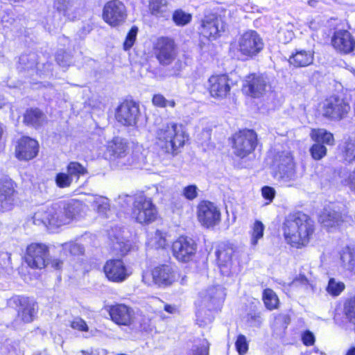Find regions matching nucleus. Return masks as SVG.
<instances>
[{
    "label": "nucleus",
    "instance_id": "1",
    "mask_svg": "<svg viewBox=\"0 0 355 355\" xmlns=\"http://www.w3.org/2000/svg\"><path fill=\"white\" fill-rule=\"evenodd\" d=\"M155 145L161 155L171 157L178 155L184 147L188 136L181 124L164 122L154 132Z\"/></svg>",
    "mask_w": 355,
    "mask_h": 355
},
{
    "label": "nucleus",
    "instance_id": "2",
    "mask_svg": "<svg viewBox=\"0 0 355 355\" xmlns=\"http://www.w3.org/2000/svg\"><path fill=\"white\" fill-rule=\"evenodd\" d=\"M282 230L287 243L300 248L309 242L314 232V222L302 212L291 214L286 217Z\"/></svg>",
    "mask_w": 355,
    "mask_h": 355
},
{
    "label": "nucleus",
    "instance_id": "3",
    "mask_svg": "<svg viewBox=\"0 0 355 355\" xmlns=\"http://www.w3.org/2000/svg\"><path fill=\"white\" fill-rule=\"evenodd\" d=\"M119 203L123 200L126 203L133 200L132 217L139 223H149L154 221L157 217V209L151 199L141 193L134 197L130 196H119Z\"/></svg>",
    "mask_w": 355,
    "mask_h": 355
},
{
    "label": "nucleus",
    "instance_id": "4",
    "mask_svg": "<svg viewBox=\"0 0 355 355\" xmlns=\"http://www.w3.org/2000/svg\"><path fill=\"white\" fill-rule=\"evenodd\" d=\"M63 216L61 214V207L59 202L50 205H43L34 213L33 223L36 225L45 227H60L62 224Z\"/></svg>",
    "mask_w": 355,
    "mask_h": 355
},
{
    "label": "nucleus",
    "instance_id": "5",
    "mask_svg": "<svg viewBox=\"0 0 355 355\" xmlns=\"http://www.w3.org/2000/svg\"><path fill=\"white\" fill-rule=\"evenodd\" d=\"M350 110L349 103L343 98L333 95L321 104L322 116L331 121H340L345 118Z\"/></svg>",
    "mask_w": 355,
    "mask_h": 355
},
{
    "label": "nucleus",
    "instance_id": "6",
    "mask_svg": "<svg viewBox=\"0 0 355 355\" xmlns=\"http://www.w3.org/2000/svg\"><path fill=\"white\" fill-rule=\"evenodd\" d=\"M275 178L281 183H288L296 177L293 159L289 153L278 154L274 161Z\"/></svg>",
    "mask_w": 355,
    "mask_h": 355
},
{
    "label": "nucleus",
    "instance_id": "7",
    "mask_svg": "<svg viewBox=\"0 0 355 355\" xmlns=\"http://www.w3.org/2000/svg\"><path fill=\"white\" fill-rule=\"evenodd\" d=\"M257 141L256 132L252 130H243L234 136V153L243 158L254 151Z\"/></svg>",
    "mask_w": 355,
    "mask_h": 355
},
{
    "label": "nucleus",
    "instance_id": "8",
    "mask_svg": "<svg viewBox=\"0 0 355 355\" xmlns=\"http://www.w3.org/2000/svg\"><path fill=\"white\" fill-rule=\"evenodd\" d=\"M153 51L156 59L163 66L171 64L177 56L175 44L169 37L158 38L154 44Z\"/></svg>",
    "mask_w": 355,
    "mask_h": 355
},
{
    "label": "nucleus",
    "instance_id": "9",
    "mask_svg": "<svg viewBox=\"0 0 355 355\" xmlns=\"http://www.w3.org/2000/svg\"><path fill=\"white\" fill-rule=\"evenodd\" d=\"M263 48V40L256 31H247L239 40V51L247 57L257 55Z\"/></svg>",
    "mask_w": 355,
    "mask_h": 355
},
{
    "label": "nucleus",
    "instance_id": "10",
    "mask_svg": "<svg viewBox=\"0 0 355 355\" xmlns=\"http://www.w3.org/2000/svg\"><path fill=\"white\" fill-rule=\"evenodd\" d=\"M197 250L195 241L188 236L178 237L172 245V252L177 260L188 262L192 259Z\"/></svg>",
    "mask_w": 355,
    "mask_h": 355
},
{
    "label": "nucleus",
    "instance_id": "11",
    "mask_svg": "<svg viewBox=\"0 0 355 355\" xmlns=\"http://www.w3.org/2000/svg\"><path fill=\"white\" fill-rule=\"evenodd\" d=\"M126 17L125 7L120 1H110L104 6L103 18L111 26L116 27L121 25Z\"/></svg>",
    "mask_w": 355,
    "mask_h": 355
},
{
    "label": "nucleus",
    "instance_id": "12",
    "mask_svg": "<svg viewBox=\"0 0 355 355\" xmlns=\"http://www.w3.org/2000/svg\"><path fill=\"white\" fill-rule=\"evenodd\" d=\"M225 292L223 288L220 286L211 287L202 292L199 295V298L196 302L201 309H220L225 298Z\"/></svg>",
    "mask_w": 355,
    "mask_h": 355
},
{
    "label": "nucleus",
    "instance_id": "13",
    "mask_svg": "<svg viewBox=\"0 0 355 355\" xmlns=\"http://www.w3.org/2000/svg\"><path fill=\"white\" fill-rule=\"evenodd\" d=\"M140 116L139 107L132 101L123 102L116 109V119L117 121L125 126L136 125Z\"/></svg>",
    "mask_w": 355,
    "mask_h": 355
},
{
    "label": "nucleus",
    "instance_id": "14",
    "mask_svg": "<svg viewBox=\"0 0 355 355\" xmlns=\"http://www.w3.org/2000/svg\"><path fill=\"white\" fill-rule=\"evenodd\" d=\"M207 88L212 97L225 98L230 94L231 80L227 74L212 75L207 80Z\"/></svg>",
    "mask_w": 355,
    "mask_h": 355
},
{
    "label": "nucleus",
    "instance_id": "15",
    "mask_svg": "<svg viewBox=\"0 0 355 355\" xmlns=\"http://www.w3.org/2000/svg\"><path fill=\"white\" fill-rule=\"evenodd\" d=\"M48 248L41 243H31L26 248L25 261L32 268L42 269L48 264Z\"/></svg>",
    "mask_w": 355,
    "mask_h": 355
},
{
    "label": "nucleus",
    "instance_id": "16",
    "mask_svg": "<svg viewBox=\"0 0 355 355\" xmlns=\"http://www.w3.org/2000/svg\"><path fill=\"white\" fill-rule=\"evenodd\" d=\"M198 218L203 226L214 227L220 221V211L213 202L202 201L198 206Z\"/></svg>",
    "mask_w": 355,
    "mask_h": 355
},
{
    "label": "nucleus",
    "instance_id": "17",
    "mask_svg": "<svg viewBox=\"0 0 355 355\" xmlns=\"http://www.w3.org/2000/svg\"><path fill=\"white\" fill-rule=\"evenodd\" d=\"M104 272L107 279L113 282H124L132 273L121 259H110L104 266Z\"/></svg>",
    "mask_w": 355,
    "mask_h": 355
},
{
    "label": "nucleus",
    "instance_id": "18",
    "mask_svg": "<svg viewBox=\"0 0 355 355\" xmlns=\"http://www.w3.org/2000/svg\"><path fill=\"white\" fill-rule=\"evenodd\" d=\"M222 31H224L223 21L218 15L210 14L202 19L200 33L204 37L216 39Z\"/></svg>",
    "mask_w": 355,
    "mask_h": 355
},
{
    "label": "nucleus",
    "instance_id": "19",
    "mask_svg": "<svg viewBox=\"0 0 355 355\" xmlns=\"http://www.w3.org/2000/svg\"><path fill=\"white\" fill-rule=\"evenodd\" d=\"M267 86L268 82L263 76L251 74L246 77L243 91L253 98H259L265 93Z\"/></svg>",
    "mask_w": 355,
    "mask_h": 355
},
{
    "label": "nucleus",
    "instance_id": "20",
    "mask_svg": "<svg viewBox=\"0 0 355 355\" xmlns=\"http://www.w3.org/2000/svg\"><path fill=\"white\" fill-rule=\"evenodd\" d=\"M37 141L28 137H22L16 147V157L20 160L28 161L33 159L38 153Z\"/></svg>",
    "mask_w": 355,
    "mask_h": 355
},
{
    "label": "nucleus",
    "instance_id": "21",
    "mask_svg": "<svg viewBox=\"0 0 355 355\" xmlns=\"http://www.w3.org/2000/svg\"><path fill=\"white\" fill-rule=\"evenodd\" d=\"M345 221L344 215L330 207H325L319 216V222L329 231L340 227Z\"/></svg>",
    "mask_w": 355,
    "mask_h": 355
},
{
    "label": "nucleus",
    "instance_id": "22",
    "mask_svg": "<svg viewBox=\"0 0 355 355\" xmlns=\"http://www.w3.org/2000/svg\"><path fill=\"white\" fill-rule=\"evenodd\" d=\"M15 183L11 180L0 181V211H9L14 202Z\"/></svg>",
    "mask_w": 355,
    "mask_h": 355
},
{
    "label": "nucleus",
    "instance_id": "23",
    "mask_svg": "<svg viewBox=\"0 0 355 355\" xmlns=\"http://www.w3.org/2000/svg\"><path fill=\"white\" fill-rule=\"evenodd\" d=\"M332 44L335 49L348 53L355 49V40L347 31H338L332 38Z\"/></svg>",
    "mask_w": 355,
    "mask_h": 355
},
{
    "label": "nucleus",
    "instance_id": "24",
    "mask_svg": "<svg viewBox=\"0 0 355 355\" xmlns=\"http://www.w3.org/2000/svg\"><path fill=\"white\" fill-rule=\"evenodd\" d=\"M61 214L63 216L62 224L65 225L80 214L83 208V203L77 200L71 199L59 202Z\"/></svg>",
    "mask_w": 355,
    "mask_h": 355
},
{
    "label": "nucleus",
    "instance_id": "25",
    "mask_svg": "<svg viewBox=\"0 0 355 355\" xmlns=\"http://www.w3.org/2000/svg\"><path fill=\"white\" fill-rule=\"evenodd\" d=\"M153 279L159 286L171 285L175 279L174 270L168 265H162L152 271Z\"/></svg>",
    "mask_w": 355,
    "mask_h": 355
},
{
    "label": "nucleus",
    "instance_id": "26",
    "mask_svg": "<svg viewBox=\"0 0 355 355\" xmlns=\"http://www.w3.org/2000/svg\"><path fill=\"white\" fill-rule=\"evenodd\" d=\"M8 307L17 311H35L37 304L34 299L20 295H15L8 300Z\"/></svg>",
    "mask_w": 355,
    "mask_h": 355
},
{
    "label": "nucleus",
    "instance_id": "27",
    "mask_svg": "<svg viewBox=\"0 0 355 355\" xmlns=\"http://www.w3.org/2000/svg\"><path fill=\"white\" fill-rule=\"evenodd\" d=\"M53 8L68 19L73 20L76 17V0H54Z\"/></svg>",
    "mask_w": 355,
    "mask_h": 355
},
{
    "label": "nucleus",
    "instance_id": "28",
    "mask_svg": "<svg viewBox=\"0 0 355 355\" xmlns=\"http://www.w3.org/2000/svg\"><path fill=\"white\" fill-rule=\"evenodd\" d=\"M288 61L296 67H306L313 63V53L311 51H297L290 56Z\"/></svg>",
    "mask_w": 355,
    "mask_h": 355
},
{
    "label": "nucleus",
    "instance_id": "29",
    "mask_svg": "<svg viewBox=\"0 0 355 355\" xmlns=\"http://www.w3.org/2000/svg\"><path fill=\"white\" fill-rule=\"evenodd\" d=\"M24 121L27 125L39 128L46 123V116L40 110L31 108L26 111Z\"/></svg>",
    "mask_w": 355,
    "mask_h": 355
},
{
    "label": "nucleus",
    "instance_id": "30",
    "mask_svg": "<svg viewBox=\"0 0 355 355\" xmlns=\"http://www.w3.org/2000/svg\"><path fill=\"white\" fill-rule=\"evenodd\" d=\"M344 159L349 163L355 161V133L345 137L340 146Z\"/></svg>",
    "mask_w": 355,
    "mask_h": 355
},
{
    "label": "nucleus",
    "instance_id": "31",
    "mask_svg": "<svg viewBox=\"0 0 355 355\" xmlns=\"http://www.w3.org/2000/svg\"><path fill=\"white\" fill-rule=\"evenodd\" d=\"M108 149L114 157H123L128 150V146L124 139L114 137L109 143Z\"/></svg>",
    "mask_w": 355,
    "mask_h": 355
},
{
    "label": "nucleus",
    "instance_id": "32",
    "mask_svg": "<svg viewBox=\"0 0 355 355\" xmlns=\"http://www.w3.org/2000/svg\"><path fill=\"white\" fill-rule=\"evenodd\" d=\"M92 208L101 216L107 218L110 211V200L108 198L101 196H95L93 200L90 202Z\"/></svg>",
    "mask_w": 355,
    "mask_h": 355
},
{
    "label": "nucleus",
    "instance_id": "33",
    "mask_svg": "<svg viewBox=\"0 0 355 355\" xmlns=\"http://www.w3.org/2000/svg\"><path fill=\"white\" fill-rule=\"evenodd\" d=\"M340 259L345 269L355 272V248L347 247L344 249Z\"/></svg>",
    "mask_w": 355,
    "mask_h": 355
},
{
    "label": "nucleus",
    "instance_id": "34",
    "mask_svg": "<svg viewBox=\"0 0 355 355\" xmlns=\"http://www.w3.org/2000/svg\"><path fill=\"white\" fill-rule=\"evenodd\" d=\"M345 289L344 282L336 279L334 277H330L325 288L326 292L332 297L339 296Z\"/></svg>",
    "mask_w": 355,
    "mask_h": 355
},
{
    "label": "nucleus",
    "instance_id": "35",
    "mask_svg": "<svg viewBox=\"0 0 355 355\" xmlns=\"http://www.w3.org/2000/svg\"><path fill=\"white\" fill-rule=\"evenodd\" d=\"M311 138L318 143L334 145V138L333 135L324 129L313 130L311 132Z\"/></svg>",
    "mask_w": 355,
    "mask_h": 355
},
{
    "label": "nucleus",
    "instance_id": "36",
    "mask_svg": "<svg viewBox=\"0 0 355 355\" xmlns=\"http://www.w3.org/2000/svg\"><path fill=\"white\" fill-rule=\"evenodd\" d=\"M209 343L205 338L195 341L191 348L188 351L187 355H209Z\"/></svg>",
    "mask_w": 355,
    "mask_h": 355
},
{
    "label": "nucleus",
    "instance_id": "37",
    "mask_svg": "<svg viewBox=\"0 0 355 355\" xmlns=\"http://www.w3.org/2000/svg\"><path fill=\"white\" fill-rule=\"evenodd\" d=\"M262 298L264 304L268 309L272 310L279 308V298L272 289H265L263 292Z\"/></svg>",
    "mask_w": 355,
    "mask_h": 355
},
{
    "label": "nucleus",
    "instance_id": "38",
    "mask_svg": "<svg viewBox=\"0 0 355 355\" xmlns=\"http://www.w3.org/2000/svg\"><path fill=\"white\" fill-rule=\"evenodd\" d=\"M107 315L119 325H128L132 320L130 312H107Z\"/></svg>",
    "mask_w": 355,
    "mask_h": 355
},
{
    "label": "nucleus",
    "instance_id": "39",
    "mask_svg": "<svg viewBox=\"0 0 355 355\" xmlns=\"http://www.w3.org/2000/svg\"><path fill=\"white\" fill-rule=\"evenodd\" d=\"M34 319L33 312H17V315L12 322L15 329H19L26 323L32 322Z\"/></svg>",
    "mask_w": 355,
    "mask_h": 355
},
{
    "label": "nucleus",
    "instance_id": "40",
    "mask_svg": "<svg viewBox=\"0 0 355 355\" xmlns=\"http://www.w3.org/2000/svg\"><path fill=\"white\" fill-rule=\"evenodd\" d=\"M67 173L72 178H76L78 180L80 175L87 173V171L80 163L71 162L67 166Z\"/></svg>",
    "mask_w": 355,
    "mask_h": 355
},
{
    "label": "nucleus",
    "instance_id": "41",
    "mask_svg": "<svg viewBox=\"0 0 355 355\" xmlns=\"http://www.w3.org/2000/svg\"><path fill=\"white\" fill-rule=\"evenodd\" d=\"M191 15L184 12L182 10H175L172 16L173 22L179 26L188 24L191 20Z\"/></svg>",
    "mask_w": 355,
    "mask_h": 355
},
{
    "label": "nucleus",
    "instance_id": "42",
    "mask_svg": "<svg viewBox=\"0 0 355 355\" xmlns=\"http://www.w3.org/2000/svg\"><path fill=\"white\" fill-rule=\"evenodd\" d=\"M167 6L166 0H150L149 9L153 15H158L165 12Z\"/></svg>",
    "mask_w": 355,
    "mask_h": 355
},
{
    "label": "nucleus",
    "instance_id": "43",
    "mask_svg": "<svg viewBox=\"0 0 355 355\" xmlns=\"http://www.w3.org/2000/svg\"><path fill=\"white\" fill-rule=\"evenodd\" d=\"M264 225L261 221H256L254 223L252 232L251 245L255 246L259 239L263 235Z\"/></svg>",
    "mask_w": 355,
    "mask_h": 355
},
{
    "label": "nucleus",
    "instance_id": "44",
    "mask_svg": "<svg viewBox=\"0 0 355 355\" xmlns=\"http://www.w3.org/2000/svg\"><path fill=\"white\" fill-rule=\"evenodd\" d=\"M149 244L156 249L164 248L166 245V240L163 233L157 230L154 236L149 239Z\"/></svg>",
    "mask_w": 355,
    "mask_h": 355
},
{
    "label": "nucleus",
    "instance_id": "45",
    "mask_svg": "<svg viewBox=\"0 0 355 355\" xmlns=\"http://www.w3.org/2000/svg\"><path fill=\"white\" fill-rule=\"evenodd\" d=\"M235 347L239 355H245L248 351V342L246 337L243 334H239L235 342Z\"/></svg>",
    "mask_w": 355,
    "mask_h": 355
},
{
    "label": "nucleus",
    "instance_id": "46",
    "mask_svg": "<svg viewBox=\"0 0 355 355\" xmlns=\"http://www.w3.org/2000/svg\"><path fill=\"white\" fill-rule=\"evenodd\" d=\"M153 104L159 107H166L170 106L174 107L175 106V102L174 100L168 101L165 97L159 94H155L152 99Z\"/></svg>",
    "mask_w": 355,
    "mask_h": 355
},
{
    "label": "nucleus",
    "instance_id": "47",
    "mask_svg": "<svg viewBox=\"0 0 355 355\" xmlns=\"http://www.w3.org/2000/svg\"><path fill=\"white\" fill-rule=\"evenodd\" d=\"M310 152L314 159L319 160L326 155L327 148L323 144L316 142L311 148Z\"/></svg>",
    "mask_w": 355,
    "mask_h": 355
},
{
    "label": "nucleus",
    "instance_id": "48",
    "mask_svg": "<svg viewBox=\"0 0 355 355\" xmlns=\"http://www.w3.org/2000/svg\"><path fill=\"white\" fill-rule=\"evenodd\" d=\"M72 178L68 173H59L55 177L56 185L60 188H66L70 187L72 183Z\"/></svg>",
    "mask_w": 355,
    "mask_h": 355
},
{
    "label": "nucleus",
    "instance_id": "49",
    "mask_svg": "<svg viewBox=\"0 0 355 355\" xmlns=\"http://www.w3.org/2000/svg\"><path fill=\"white\" fill-rule=\"evenodd\" d=\"M55 60L57 63L62 67L69 66L72 62L71 55L62 50L57 52Z\"/></svg>",
    "mask_w": 355,
    "mask_h": 355
},
{
    "label": "nucleus",
    "instance_id": "50",
    "mask_svg": "<svg viewBox=\"0 0 355 355\" xmlns=\"http://www.w3.org/2000/svg\"><path fill=\"white\" fill-rule=\"evenodd\" d=\"M63 250L65 252H69L71 255H80L84 252V248L78 243H69L63 245Z\"/></svg>",
    "mask_w": 355,
    "mask_h": 355
},
{
    "label": "nucleus",
    "instance_id": "51",
    "mask_svg": "<svg viewBox=\"0 0 355 355\" xmlns=\"http://www.w3.org/2000/svg\"><path fill=\"white\" fill-rule=\"evenodd\" d=\"M138 32L137 26H132L128 32L125 40L123 43V48L125 50H129L134 44Z\"/></svg>",
    "mask_w": 355,
    "mask_h": 355
},
{
    "label": "nucleus",
    "instance_id": "52",
    "mask_svg": "<svg viewBox=\"0 0 355 355\" xmlns=\"http://www.w3.org/2000/svg\"><path fill=\"white\" fill-rule=\"evenodd\" d=\"M290 322V318L287 314L279 313L274 318V325L277 327L286 329Z\"/></svg>",
    "mask_w": 355,
    "mask_h": 355
},
{
    "label": "nucleus",
    "instance_id": "53",
    "mask_svg": "<svg viewBox=\"0 0 355 355\" xmlns=\"http://www.w3.org/2000/svg\"><path fill=\"white\" fill-rule=\"evenodd\" d=\"M19 63L24 66L25 69L31 68L35 65V55L34 54H23L19 58Z\"/></svg>",
    "mask_w": 355,
    "mask_h": 355
},
{
    "label": "nucleus",
    "instance_id": "54",
    "mask_svg": "<svg viewBox=\"0 0 355 355\" xmlns=\"http://www.w3.org/2000/svg\"><path fill=\"white\" fill-rule=\"evenodd\" d=\"M232 254V250H229L228 251L219 250L216 252L218 261L224 264L231 260Z\"/></svg>",
    "mask_w": 355,
    "mask_h": 355
},
{
    "label": "nucleus",
    "instance_id": "55",
    "mask_svg": "<svg viewBox=\"0 0 355 355\" xmlns=\"http://www.w3.org/2000/svg\"><path fill=\"white\" fill-rule=\"evenodd\" d=\"M197 187L195 185H189L184 188L183 195L188 200H193L198 196Z\"/></svg>",
    "mask_w": 355,
    "mask_h": 355
},
{
    "label": "nucleus",
    "instance_id": "56",
    "mask_svg": "<svg viewBox=\"0 0 355 355\" xmlns=\"http://www.w3.org/2000/svg\"><path fill=\"white\" fill-rule=\"evenodd\" d=\"M71 327L74 329H78L82 331H88V327L86 322L80 318H75L71 324Z\"/></svg>",
    "mask_w": 355,
    "mask_h": 355
},
{
    "label": "nucleus",
    "instance_id": "57",
    "mask_svg": "<svg viewBox=\"0 0 355 355\" xmlns=\"http://www.w3.org/2000/svg\"><path fill=\"white\" fill-rule=\"evenodd\" d=\"M152 304L154 306L153 308H162V306H163L164 311H175L177 308L174 306L165 304L164 302H162L159 298H154L153 301L151 302Z\"/></svg>",
    "mask_w": 355,
    "mask_h": 355
},
{
    "label": "nucleus",
    "instance_id": "58",
    "mask_svg": "<svg viewBox=\"0 0 355 355\" xmlns=\"http://www.w3.org/2000/svg\"><path fill=\"white\" fill-rule=\"evenodd\" d=\"M261 193L265 199L268 200L269 202H271L275 197V191L272 187L266 186L262 188Z\"/></svg>",
    "mask_w": 355,
    "mask_h": 355
},
{
    "label": "nucleus",
    "instance_id": "59",
    "mask_svg": "<svg viewBox=\"0 0 355 355\" xmlns=\"http://www.w3.org/2000/svg\"><path fill=\"white\" fill-rule=\"evenodd\" d=\"M302 340L305 345H312L315 343V336L311 331H306L302 336Z\"/></svg>",
    "mask_w": 355,
    "mask_h": 355
},
{
    "label": "nucleus",
    "instance_id": "60",
    "mask_svg": "<svg viewBox=\"0 0 355 355\" xmlns=\"http://www.w3.org/2000/svg\"><path fill=\"white\" fill-rule=\"evenodd\" d=\"M205 313L206 312H198L196 321L200 326L204 327L212 322V318L210 317L204 318L203 314Z\"/></svg>",
    "mask_w": 355,
    "mask_h": 355
},
{
    "label": "nucleus",
    "instance_id": "61",
    "mask_svg": "<svg viewBox=\"0 0 355 355\" xmlns=\"http://www.w3.org/2000/svg\"><path fill=\"white\" fill-rule=\"evenodd\" d=\"M113 248L114 250H119L121 255L125 254L129 250V246L123 241H117L114 243Z\"/></svg>",
    "mask_w": 355,
    "mask_h": 355
},
{
    "label": "nucleus",
    "instance_id": "62",
    "mask_svg": "<svg viewBox=\"0 0 355 355\" xmlns=\"http://www.w3.org/2000/svg\"><path fill=\"white\" fill-rule=\"evenodd\" d=\"M345 182L352 191H355V171L349 173L347 178L345 179Z\"/></svg>",
    "mask_w": 355,
    "mask_h": 355
},
{
    "label": "nucleus",
    "instance_id": "63",
    "mask_svg": "<svg viewBox=\"0 0 355 355\" xmlns=\"http://www.w3.org/2000/svg\"><path fill=\"white\" fill-rule=\"evenodd\" d=\"M345 311H355V296L347 298L344 302Z\"/></svg>",
    "mask_w": 355,
    "mask_h": 355
},
{
    "label": "nucleus",
    "instance_id": "64",
    "mask_svg": "<svg viewBox=\"0 0 355 355\" xmlns=\"http://www.w3.org/2000/svg\"><path fill=\"white\" fill-rule=\"evenodd\" d=\"M292 284L295 286L300 284L306 286L309 284V282L305 275L300 274L293 281Z\"/></svg>",
    "mask_w": 355,
    "mask_h": 355
}]
</instances>
